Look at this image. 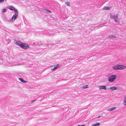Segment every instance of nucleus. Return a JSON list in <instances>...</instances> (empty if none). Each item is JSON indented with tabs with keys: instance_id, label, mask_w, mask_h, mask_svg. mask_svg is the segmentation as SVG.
<instances>
[{
	"instance_id": "nucleus-1",
	"label": "nucleus",
	"mask_w": 126,
	"mask_h": 126,
	"mask_svg": "<svg viewBox=\"0 0 126 126\" xmlns=\"http://www.w3.org/2000/svg\"><path fill=\"white\" fill-rule=\"evenodd\" d=\"M10 7L11 8H10L9 9L12 11L14 10L15 13L14 15L13 16L11 19H6L5 20V21L7 23H12L16 19L18 14V12L17 9L13 6H11Z\"/></svg>"
},
{
	"instance_id": "nucleus-2",
	"label": "nucleus",
	"mask_w": 126,
	"mask_h": 126,
	"mask_svg": "<svg viewBox=\"0 0 126 126\" xmlns=\"http://www.w3.org/2000/svg\"><path fill=\"white\" fill-rule=\"evenodd\" d=\"M126 68V66L121 64H117L114 65L112 67L114 70H123Z\"/></svg>"
},
{
	"instance_id": "nucleus-3",
	"label": "nucleus",
	"mask_w": 126,
	"mask_h": 126,
	"mask_svg": "<svg viewBox=\"0 0 126 126\" xmlns=\"http://www.w3.org/2000/svg\"><path fill=\"white\" fill-rule=\"evenodd\" d=\"M116 78V76L115 75H111L108 78V81L110 82H113Z\"/></svg>"
},
{
	"instance_id": "nucleus-4",
	"label": "nucleus",
	"mask_w": 126,
	"mask_h": 126,
	"mask_svg": "<svg viewBox=\"0 0 126 126\" xmlns=\"http://www.w3.org/2000/svg\"><path fill=\"white\" fill-rule=\"evenodd\" d=\"M110 16L111 18L112 19H114L115 22H119V21L118 20L116 19L118 18V15L117 14L113 15L110 13Z\"/></svg>"
},
{
	"instance_id": "nucleus-5",
	"label": "nucleus",
	"mask_w": 126,
	"mask_h": 126,
	"mask_svg": "<svg viewBox=\"0 0 126 126\" xmlns=\"http://www.w3.org/2000/svg\"><path fill=\"white\" fill-rule=\"evenodd\" d=\"M21 46V47L25 49H26L29 47V45L26 43H22Z\"/></svg>"
},
{
	"instance_id": "nucleus-6",
	"label": "nucleus",
	"mask_w": 126,
	"mask_h": 126,
	"mask_svg": "<svg viewBox=\"0 0 126 126\" xmlns=\"http://www.w3.org/2000/svg\"><path fill=\"white\" fill-rule=\"evenodd\" d=\"M22 43L21 42L19 41H16V45L20 46V47H21V45H22Z\"/></svg>"
},
{
	"instance_id": "nucleus-7",
	"label": "nucleus",
	"mask_w": 126,
	"mask_h": 126,
	"mask_svg": "<svg viewBox=\"0 0 126 126\" xmlns=\"http://www.w3.org/2000/svg\"><path fill=\"white\" fill-rule=\"evenodd\" d=\"M5 61L3 60L2 59L0 58V64L5 65L6 64V62L4 63Z\"/></svg>"
},
{
	"instance_id": "nucleus-8",
	"label": "nucleus",
	"mask_w": 126,
	"mask_h": 126,
	"mask_svg": "<svg viewBox=\"0 0 126 126\" xmlns=\"http://www.w3.org/2000/svg\"><path fill=\"white\" fill-rule=\"evenodd\" d=\"M99 89H103L105 90H106L107 89V88L105 86L103 85L100 86Z\"/></svg>"
},
{
	"instance_id": "nucleus-9",
	"label": "nucleus",
	"mask_w": 126,
	"mask_h": 126,
	"mask_svg": "<svg viewBox=\"0 0 126 126\" xmlns=\"http://www.w3.org/2000/svg\"><path fill=\"white\" fill-rule=\"evenodd\" d=\"M109 89H110L111 91H113L114 90H116L117 89V88L116 87L114 86H112L110 87Z\"/></svg>"
},
{
	"instance_id": "nucleus-10",
	"label": "nucleus",
	"mask_w": 126,
	"mask_h": 126,
	"mask_svg": "<svg viewBox=\"0 0 126 126\" xmlns=\"http://www.w3.org/2000/svg\"><path fill=\"white\" fill-rule=\"evenodd\" d=\"M110 8V6H104L102 9L105 10H109Z\"/></svg>"
},
{
	"instance_id": "nucleus-11",
	"label": "nucleus",
	"mask_w": 126,
	"mask_h": 126,
	"mask_svg": "<svg viewBox=\"0 0 126 126\" xmlns=\"http://www.w3.org/2000/svg\"><path fill=\"white\" fill-rule=\"evenodd\" d=\"M116 109V107H114L113 108H109L107 110L109 111H111L114 110Z\"/></svg>"
},
{
	"instance_id": "nucleus-12",
	"label": "nucleus",
	"mask_w": 126,
	"mask_h": 126,
	"mask_svg": "<svg viewBox=\"0 0 126 126\" xmlns=\"http://www.w3.org/2000/svg\"><path fill=\"white\" fill-rule=\"evenodd\" d=\"M100 125V123L96 122L95 124H93L92 125V126H99Z\"/></svg>"
},
{
	"instance_id": "nucleus-13",
	"label": "nucleus",
	"mask_w": 126,
	"mask_h": 126,
	"mask_svg": "<svg viewBox=\"0 0 126 126\" xmlns=\"http://www.w3.org/2000/svg\"><path fill=\"white\" fill-rule=\"evenodd\" d=\"M19 80L22 82L23 83H26V81L24 80L23 79L21 78H19Z\"/></svg>"
},
{
	"instance_id": "nucleus-14",
	"label": "nucleus",
	"mask_w": 126,
	"mask_h": 126,
	"mask_svg": "<svg viewBox=\"0 0 126 126\" xmlns=\"http://www.w3.org/2000/svg\"><path fill=\"white\" fill-rule=\"evenodd\" d=\"M7 12V9H2V12L3 13L6 12Z\"/></svg>"
},
{
	"instance_id": "nucleus-15",
	"label": "nucleus",
	"mask_w": 126,
	"mask_h": 126,
	"mask_svg": "<svg viewBox=\"0 0 126 126\" xmlns=\"http://www.w3.org/2000/svg\"><path fill=\"white\" fill-rule=\"evenodd\" d=\"M124 102L126 104L124 105H126V96L124 97Z\"/></svg>"
},
{
	"instance_id": "nucleus-16",
	"label": "nucleus",
	"mask_w": 126,
	"mask_h": 126,
	"mask_svg": "<svg viewBox=\"0 0 126 126\" xmlns=\"http://www.w3.org/2000/svg\"><path fill=\"white\" fill-rule=\"evenodd\" d=\"M109 37L110 38H115V37L114 36L112 35H111L109 36Z\"/></svg>"
},
{
	"instance_id": "nucleus-17",
	"label": "nucleus",
	"mask_w": 126,
	"mask_h": 126,
	"mask_svg": "<svg viewBox=\"0 0 126 126\" xmlns=\"http://www.w3.org/2000/svg\"><path fill=\"white\" fill-rule=\"evenodd\" d=\"M59 66V65L58 64H57L56 65H54V67H55L56 69Z\"/></svg>"
},
{
	"instance_id": "nucleus-18",
	"label": "nucleus",
	"mask_w": 126,
	"mask_h": 126,
	"mask_svg": "<svg viewBox=\"0 0 126 126\" xmlns=\"http://www.w3.org/2000/svg\"><path fill=\"white\" fill-rule=\"evenodd\" d=\"M88 85H85V86H83V87L84 88H88L87 86Z\"/></svg>"
},
{
	"instance_id": "nucleus-19",
	"label": "nucleus",
	"mask_w": 126,
	"mask_h": 126,
	"mask_svg": "<svg viewBox=\"0 0 126 126\" xmlns=\"http://www.w3.org/2000/svg\"><path fill=\"white\" fill-rule=\"evenodd\" d=\"M65 4L67 6H70V3L69 2H66L65 3Z\"/></svg>"
},
{
	"instance_id": "nucleus-20",
	"label": "nucleus",
	"mask_w": 126,
	"mask_h": 126,
	"mask_svg": "<svg viewBox=\"0 0 126 126\" xmlns=\"http://www.w3.org/2000/svg\"><path fill=\"white\" fill-rule=\"evenodd\" d=\"M4 0H0V2L1 3H2Z\"/></svg>"
},
{
	"instance_id": "nucleus-21",
	"label": "nucleus",
	"mask_w": 126,
	"mask_h": 126,
	"mask_svg": "<svg viewBox=\"0 0 126 126\" xmlns=\"http://www.w3.org/2000/svg\"><path fill=\"white\" fill-rule=\"evenodd\" d=\"M56 69L55 67H54L53 68H52L51 69V70L53 71L55 70Z\"/></svg>"
},
{
	"instance_id": "nucleus-22",
	"label": "nucleus",
	"mask_w": 126,
	"mask_h": 126,
	"mask_svg": "<svg viewBox=\"0 0 126 126\" xmlns=\"http://www.w3.org/2000/svg\"><path fill=\"white\" fill-rule=\"evenodd\" d=\"M46 44V45L47 47H49V45H48V44L47 43V44Z\"/></svg>"
},
{
	"instance_id": "nucleus-23",
	"label": "nucleus",
	"mask_w": 126,
	"mask_h": 126,
	"mask_svg": "<svg viewBox=\"0 0 126 126\" xmlns=\"http://www.w3.org/2000/svg\"><path fill=\"white\" fill-rule=\"evenodd\" d=\"M46 10L48 12H49V13L51 12L48 9H47Z\"/></svg>"
},
{
	"instance_id": "nucleus-24",
	"label": "nucleus",
	"mask_w": 126,
	"mask_h": 126,
	"mask_svg": "<svg viewBox=\"0 0 126 126\" xmlns=\"http://www.w3.org/2000/svg\"><path fill=\"white\" fill-rule=\"evenodd\" d=\"M14 25L16 27H17L18 26V25L16 24H14Z\"/></svg>"
},
{
	"instance_id": "nucleus-25",
	"label": "nucleus",
	"mask_w": 126,
	"mask_h": 126,
	"mask_svg": "<svg viewBox=\"0 0 126 126\" xmlns=\"http://www.w3.org/2000/svg\"><path fill=\"white\" fill-rule=\"evenodd\" d=\"M18 65L17 64H13V66H14V65Z\"/></svg>"
},
{
	"instance_id": "nucleus-26",
	"label": "nucleus",
	"mask_w": 126,
	"mask_h": 126,
	"mask_svg": "<svg viewBox=\"0 0 126 126\" xmlns=\"http://www.w3.org/2000/svg\"><path fill=\"white\" fill-rule=\"evenodd\" d=\"M78 126H85L84 125H78Z\"/></svg>"
},
{
	"instance_id": "nucleus-27",
	"label": "nucleus",
	"mask_w": 126,
	"mask_h": 126,
	"mask_svg": "<svg viewBox=\"0 0 126 126\" xmlns=\"http://www.w3.org/2000/svg\"><path fill=\"white\" fill-rule=\"evenodd\" d=\"M101 117V116H99L97 117V118H100V117Z\"/></svg>"
},
{
	"instance_id": "nucleus-28",
	"label": "nucleus",
	"mask_w": 126,
	"mask_h": 126,
	"mask_svg": "<svg viewBox=\"0 0 126 126\" xmlns=\"http://www.w3.org/2000/svg\"><path fill=\"white\" fill-rule=\"evenodd\" d=\"M34 101H35V100H34V101H32V102H33Z\"/></svg>"
},
{
	"instance_id": "nucleus-29",
	"label": "nucleus",
	"mask_w": 126,
	"mask_h": 126,
	"mask_svg": "<svg viewBox=\"0 0 126 126\" xmlns=\"http://www.w3.org/2000/svg\"><path fill=\"white\" fill-rule=\"evenodd\" d=\"M46 32V31H44V32Z\"/></svg>"
}]
</instances>
